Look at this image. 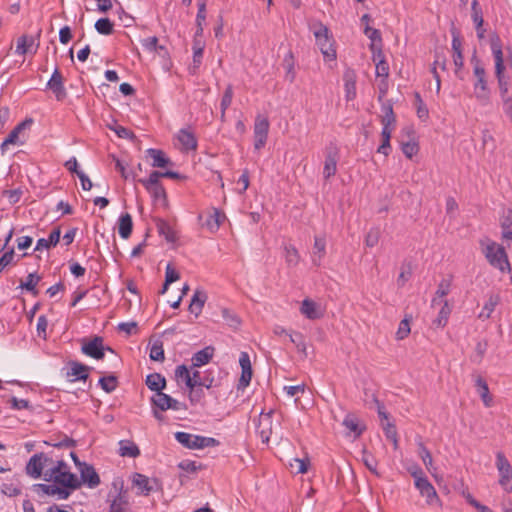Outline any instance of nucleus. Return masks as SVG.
<instances>
[{"mask_svg":"<svg viewBox=\"0 0 512 512\" xmlns=\"http://www.w3.org/2000/svg\"><path fill=\"white\" fill-rule=\"evenodd\" d=\"M489 41L490 48L495 61V76L498 82V87L503 105H505L506 101L512 100V93H509L508 78L504 74L505 65L502 51V42L500 37L496 33L490 35Z\"/></svg>","mask_w":512,"mask_h":512,"instance_id":"nucleus-1","label":"nucleus"},{"mask_svg":"<svg viewBox=\"0 0 512 512\" xmlns=\"http://www.w3.org/2000/svg\"><path fill=\"white\" fill-rule=\"evenodd\" d=\"M473 74L476 78L474 83V94L481 105H487L490 102V90L486 79V71L482 61L478 58L476 51L471 57Z\"/></svg>","mask_w":512,"mask_h":512,"instance_id":"nucleus-2","label":"nucleus"},{"mask_svg":"<svg viewBox=\"0 0 512 512\" xmlns=\"http://www.w3.org/2000/svg\"><path fill=\"white\" fill-rule=\"evenodd\" d=\"M316 38V44L319 46L324 58L328 61L336 60L337 53L334 48V40L328 27L321 22H317L311 27Z\"/></svg>","mask_w":512,"mask_h":512,"instance_id":"nucleus-3","label":"nucleus"},{"mask_svg":"<svg viewBox=\"0 0 512 512\" xmlns=\"http://www.w3.org/2000/svg\"><path fill=\"white\" fill-rule=\"evenodd\" d=\"M488 263L494 268L499 269L502 273L512 272L508 255L503 246L491 242L483 251Z\"/></svg>","mask_w":512,"mask_h":512,"instance_id":"nucleus-4","label":"nucleus"},{"mask_svg":"<svg viewBox=\"0 0 512 512\" xmlns=\"http://www.w3.org/2000/svg\"><path fill=\"white\" fill-rule=\"evenodd\" d=\"M132 484L138 491L137 494L148 496L153 491L162 490L161 482L157 478H148L141 473H134L132 475Z\"/></svg>","mask_w":512,"mask_h":512,"instance_id":"nucleus-5","label":"nucleus"},{"mask_svg":"<svg viewBox=\"0 0 512 512\" xmlns=\"http://www.w3.org/2000/svg\"><path fill=\"white\" fill-rule=\"evenodd\" d=\"M105 350L113 352V349L110 347H104L103 338L100 336H94L91 340L86 341L83 340V344L81 347V351L83 354L92 357L94 359L100 360L104 358Z\"/></svg>","mask_w":512,"mask_h":512,"instance_id":"nucleus-6","label":"nucleus"},{"mask_svg":"<svg viewBox=\"0 0 512 512\" xmlns=\"http://www.w3.org/2000/svg\"><path fill=\"white\" fill-rule=\"evenodd\" d=\"M269 121L266 117L257 116L254 124V148L262 149L268 138Z\"/></svg>","mask_w":512,"mask_h":512,"instance_id":"nucleus-7","label":"nucleus"},{"mask_svg":"<svg viewBox=\"0 0 512 512\" xmlns=\"http://www.w3.org/2000/svg\"><path fill=\"white\" fill-rule=\"evenodd\" d=\"M32 124V118H26L17 124L7 136L6 143H11L12 145H23L27 139L25 130L30 129Z\"/></svg>","mask_w":512,"mask_h":512,"instance_id":"nucleus-8","label":"nucleus"},{"mask_svg":"<svg viewBox=\"0 0 512 512\" xmlns=\"http://www.w3.org/2000/svg\"><path fill=\"white\" fill-rule=\"evenodd\" d=\"M339 159V151L336 145L330 144L326 148L323 175L325 179L334 176L337 171V162Z\"/></svg>","mask_w":512,"mask_h":512,"instance_id":"nucleus-9","label":"nucleus"},{"mask_svg":"<svg viewBox=\"0 0 512 512\" xmlns=\"http://www.w3.org/2000/svg\"><path fill=\"white\" fill-rule=\"evenodd\" d=\"M415 487L419 490L421 496L426 498V503L428 505L437 504L441 506V500L427 477L424 479H417V481H415Z\"/></svg>","mask_w":512,"mask_h":512,"instance_id":"nucleus-10","label":"nucleus"},{"mask_svg":"<svg viewBox=\"0 0 512 512\" xmlns=\"http://www.w3.org/2000/svg\"><path fill=\"white\" fill-rule=\"evenodd\" d=\"M51 461V458L48 457L47 454L40 452L34 454L26 464L25 471L26 474L34 479H38L43 474V464L42 461Z\"/></svg>","mask_w":512,"mask_h":512,"instance_id":"nucleus-11","label":"nucleus"},{"mask_svg":"<svg viewBox=\"0 0 512 512\" xmlns=\"http://www.w3.org/2000/svg\"><path fill=\"white\" fill-rule=\"evenodd\" d=\"M113 487L118 489V493L111 501L109 512H125L129 505L128 491L124 490L123 482H120L118 487V483L115 481Z\"/></svg>","mask_w":512,"mask_h":512,"instance_id":"nucleus-12","label":"nucleus"},{"mask_svg":"<svg viewBox=\"0 0 512 512\" xmlns=\"http://www.w3.org/2000/svg\"><path fill=\"white\" fill-rule=\"evenodd\" d=\"M239 364L241 366L242 372L237 384L238 390H244L252 379V367L250 362V357L247 352H241L239 357Z\"/></svg>","mask_w":512,"mask_h":512,"instance_id":"nucleus-13","label":"nucleus"},{"mask_svg":"<svg viewBox=\"0 0 512 512\" xmlns=\"http://www.w3.org/2000/svg\"><path fill=\"white\" fill-rule=\"evenodd\" d=\"M47 87L54 93L58 101H62L66 98L67 92L64 87V78L58 68H55L47 83Z\"/></svg>","mask_w":512,"mask_h":512,"instance_id":"nucleus-14","label":"nucleus"},{"mask_svg":"<svg viewBox=\"0 0 512 512\" xmlns=\"http://www.w3.org/2000/svg\"><path fill=\"white\" fill-rule=\"evenodd\" d=\"M452 50H453V62H454L455 68H456L455 74L457 77L462 79V76L459 73L464 65V57L462 54V42L459 37V33L455 29L452 30Z\"/></svg>","mask_w":512,"mask_h":512,"instance_id":"nucleus-15","label":"nucleus"},{"mask_svg":"<svg viewBox=\"0 0 512 512\" xmlns=\"http://www.w3.org/2000/svg\"><path fill=\"white\" fill-rule=\"evenodd\" d=\"M342 424L348 430L349 434H353L355 438L360 437L366 430L365 424H363L359 418L352 413L345 416Z\"/></svg>","mask_w":512,"mask_h":512,"instance_id":"nucleus-16","label":"nucleus"},{"mask_svg":"<svg viewBox=\"0 0 512 512\" xmlns=\"http://www.w3.org/2000/svg\"><path fill=\"white\" fill-rule=\"evenodd\" d=\"M79 470L82 482L89 488H95L100 484V477L92 465L83 463V467Z\"/></svg>","mask_w":512,"mask_h":512,"instance_id":"nucleus-17","label":"nucleus"},{"mask_svg":"<svg viewBox=\"0 0 512 512\" xmlns=\"http://www.w3.org/2000/svg\"><path fill=\"white\" fill-rule=\"evenodd\" d=\"M55 484L68 488L70 490H76L80 487L81 483L74 473L69 471H62L55 476Z\"/></svg>","mask_w":512,"mask_h":512,"instance_id":"nucleus-18","label":"nucleus"},{"mask_svg":"<svg viewBox=\"0 0 512 512\" xmlns=\"http://www.w3.org/2000/svg\"><path fill=\"white\" fill-rule=\"evenodd\" d=\"M364 34L371 40L369 45L370 50L373 54L377 53L378 57L382 56V37L381 32L378 29L366 26Z\"/></svg>","mask_w":512,"mask_h":512,"instance_id":"nucleus-19","label":"nucleus"},{"mask_svg":"<svg viewBox=\"0 0 512 512\" xmlns=\"http://www.w3.org/2000/svg\"><path fill=\"white\" fill-rule=\"evenodd\" d=\"M345 98L351 101L356 97V73L353 69H347L343 75Z\"/></svg>","mask_w":512,"mask_h":512,"instance_id":"nucleus-20","label":"nucleus"},{"mask_svg":"<svg viewBox=\"0 0 512 512\" xmlns=\"http://www.w3.org/2000/svg\"><path fill=\"white\" fill-rule=\"evenodd\" d=\"M300 312L310 320H316L323 317V312L320 307L311 299H304L302 301Z\"/></svg>","mask_w":512,"mask_h":512,"instance_id":"nucleus-21","label":"nucleus"},{"mask_svg":"<svg viewBox=\"0 0 512 512\" xmlns=\"http://www.w3.org/2000/svg\"><path fill=\"white\" fill-rule=\"evenodd\" d=\"M402 132H405L408 137L414 134V131L411 128H405L402 130ZM401 150L408 159H411L414 155L418 153L419 144L417 141H415L414 138H409L408 141L401 142Z\"/></svg>","mask_w":512,"mask_h":512,"instance_id":"nucleus-22","label":"nucleus"},{"mask_svg":"<svg viewBox=\"0 0 512 512\" xmlns=\"http://www.w3.org/2000/svg\"><path fill=\"white\" fill-rule=\"evenodd\" d=\"M69 366H70V370L67 372V376H75V379H73L72 381H76V380H83V381H86L88 376H89V370H90V367L87 366V365H84L80 362H77V361H70L69 362Z\"/></svg>","mask_w":512,"mask_h":512,"instance_id":"nucleus-23","label":"nucleus"},{"mask_svg":"<svg viewBox=\"0 0 512 512\" xmlns=\"http://www.w3.org/2000/svg\"><path fill=\"white\" fill-rule=\"evenodd\" d=\"M60 236H61L60 227L54 228L51 231L48 239L40 238L37 241L35 251H40L43 249H49L50 247H55L60 241Z\"/></svg>","mask_w":512,"mask_h":512,"instance_id":"nucleus-24","label":"nucleus"},{"mask_svg":"<svg viewBox=\"0 0 512 512\" xmlns=\"http://www.w3.org/2000/svg\"><path fill=\"white\" fill-rule=\"evenodd\" d=\"M146 386L155 393L162 392L166 388V379L160 373H152L147 375L145 380Z\"/></svg>","mask_w":512,"mask_h":512,"instance_id":"nucleus-25","label":"nucleus"},{"mask_svg":"<svg viewBox=\"0 0 512 512\" xmlns=\"http://www.w3.org/2000/svg\"><path fill=\"white\" fill-rule=\"evenodd\" d=\"M326 253V239L324 236H315L313 245L312 262L316 266H320L321 260Z\"/></svg>","mask_w":512,"mask_h":512,"instance_id":"nucleus-26","label":"nucleus"},{"mask_svg":"<svg viewBox=\"0 0 512 512\" xmlns=\"http://www.w3.org/2000/svg\"><path fill=\"white\" fill-rule=\"evenodd\" d=\"M133 230V221L129 213L122 214L118 219V233L121 238L128 239Z\"/></svg>","mask_w":512,"mask_h":512,"instance_id":"nucleus-27","label":"nucleus"},{"mask_svg":"<svg viewBox=\"0 0 512 512\" xmlns=\"http://www.w3.org/2000/svg\"><path fill=\"white\" fill-rule=\"evenodd\" d=\"M147 155L153 159L152 167L164 168L168 165H171V160L166 156V154L159 149L149 148L146 151Z\"/></svg>","mask_w":512,"mask_h":512,"instance_id":"nucleus-28","label":"nucleus"},{"mask_svg":"<svg viewBox=\"0 0 512 512\" xmlns=\"http://www.w3.org/2000/svg\"><path fill=\"white\" fill-rule=\"evenodd\" d=\"M207 300V295L204 291L196 290L190 305H189V311L194 314L196 317L199 316L202 312V309L204 307V304Z\"/></svg>","mask_w":512,"mask_h":512,"instance_id":"nucleus-29","label":"nucleus"},{"mask_svg":"<svg viewBox=\"0 0 512 512\" xmlns=\"http://www.w3.org/2000/svg\"><path fill=\"white\" fill-rule=\"evenodd\" d=\"M475 386L477 387V391L486 407H491L493 404V398L490 395L489 387L486 380L478 376L475 380Z\"/></svg>","mask_w":512,"mask_h":512,"instance_id":"nucleus-30","label":"nucleus"},{"mask_svg":"<svg viewBox=\"0 0 512 512\" xmlns=\"http://www.w3.org/2000/svg\"><path fill=\"white\" fill-rule=\"evenodd\" d=\"M214 348L212 346H207L202 350L196 352L192 357V366L193 367H201L207 364L213 357Z\"/></svg>","mask_w":512,"mask_h":512,"instance_id":"nucleus-31","label":"nucleus"},{"mask_svg":"<svg viewBox=\"0 0 512 512\" xmlns=\"http://www.w3.org/2000/svg\"><path fill=\"white\" fill-rule=\"evenodd\" d=\"M157 231L161 236H164L167 242L174 243L177 240V236L170 224L160 218L155 220Z\"/></svg>","mask_w":512,"mask_h":512,"instance_id":"nucleus-32","label":"nucleus"},{"mask_svg":"<svg viewBox=\"0 0 512 512\" xmlns=\"http://www.w3.org/2000/svg\"><path fill=\"white\" fill-rule=\"evenodd\" d=\"M282 65L286 71L285 79L287 81H289V83H293L296 78V72H295V58H294V54L291 50L285 55Z\"/></svg>","mask_w":512,"mask_h":512,"instance_id":"nucleus-33","label":"nucleus"},{"mask_svg":"<svg viewBox=\"0 0 512 512\" xmlns=\"http://www.w3.org/2000/svg\"><path fill=\"white\" fill-rule=\"evenodd\" d=\"M152 408L159 409L160 411H167L170 409L171 396L162 392L155 393L151 398Z\"/></svg>","mask_w":512,"mask_h":512,"instance_id":"nucleus-34","label":"nucleus"},{"mask_svg":"<svg viewBox=\"0 0 512 512\" xmlns=\"http://www.w3.org/2000/svg\"><path fill=\"white\" fill-rule=\"evenodd\" d=\"M178 140L186 151L195 150L197 148L196 137L188 130L181 129L178 134Z\"/></svg>","mask_w":512,"mask_h":512,"instance_id":"nucleus-35","label":"nucleus"},{"mask_svg":"<svg viewBox=\"0 0 512 512\" xmlns=\"http://www.w3.org/2000/svg\"><path fill=\"white\" fill-rule=\"evenodd\" d=\"M499 303L500 296L498 294H491L478 317L481 319H489L495 307Z\"/></svg>","mask_w":512,"mask_h":512,"instance_id":"nucleus-36","label":"nucleus"},{"mask_svg":"<svg viewBox=\"0 0 512 512\" xmlns=\"http://www.w3.org/2000/svg\"><path fill=\"white\" fill-rule=\"evenodd\" d=\"M451 312L452 308L449 306L448 301L444 300L437 318L433 321V325L436 326L437 328L445 327Z\"/></svg>","mask_w":512,"mask_h":512,"instance_id":"nucleus-37","label":"nucleus"},{"mask_svg":"<svg viewBox=\"0 0 512 512\" xmlns=\"http://www.w3.org/2000/svg\"><path fill=\"white\" fill-rule=\"evenodd\" d=\"M452 283V276H449L448 278H444L440 281L438 284L437 290H436V297L432 299V306L439 304L438 298H443L447 296L450 293Z\"/></svg>","mask_w":512,"mask_h":512,"instance_id":"nucleus-38","label":"nucleus"},{"mask_svg":"<svg viewBox=\"0 0 512 512\" xmlns=\"http://www.w3.org/2000/svg\"><path fill=\"white\" fill-rule=\"evenodd\" d=\"M41 276L36 273H29L26 281L20 283V288L25 289L31 292L34 296L39 294L38 289L36 288L37 284L41 281Z\"/></svg>","mask_w":512,"mask_h":512,"instance_id":"nucleus-39","label":"nucleus"},{"mask_svg":"<svg viewBox=\"0 0 512 512\" xmlns=\"http://www.w3.org/2000/svg\"><path fill=\"white\" fill-rule=\"evenodd\" d=\"M502 238L512 241V210L509 209L501 219Z\"/></svg>","mask_w":512,"mask_h":512,"instance_id":"nucleus-40","label":"nucleus"},{"mask_svg":"<svg viewBox=\"0 0 512 512\" xmlns=\"http://www.w3.org/2000/svg\"><path fill=\"white\" fill-rule=\"evenodd\" d=\"M35 44V39L32 36L22 35L17 40L16 53L25 55L30 52V48Z\"/></svg>","mask_w":512,"mask_h":512,"instance_id":"nucleus-41","label":"nucleus"},{"mask_svg":"<svg viewBox=\"0 0 512 512\" xmlns=\"http://www.w3.org/2000/svg\"><path fill=\"white\" fill-rule=\"evenodd\" d=\"M120 455L125 457V456H128V457H132V458H135L137 456L140 455V450L138 448V446L136 444H134L133 442H129V441H120Z\"/></svg>","mask_w":512,"mask_h":512,"instance_id":"nucleus-42","label":"nucleus"},{"mask_svg":"<svg viewBox=\"0 0 512 512\" xmlns=\"http://www.w3.org/2000/svg\"><path fill=\"white\" fill-rule=\"evenodd\" d=\"M98 383L106 393H111L118 387V378L117 376L111 374L101 377Z\"/></svg>","mask_w":512,"mask_h":512,"instance_id":"nucleus-43","label":"nucleus"},{"mask_svg":"<svg viewBox=\"0 0 512 512\" xmlns=\"http://www.w3.org/2000/svg\"><path fill=\"white\" fill-rule=\"evenodd\" d=\"M95 29L99 34L111 35L114 31V23L109 18H100L95 23Z\"/></svg>","mask_w":512,"mask_h":512,"instance_id":"nucleus-44","label":"nucleus"},{"mask_svg":"<svg viewBox=\"0 0 512 512\" xmlns=\"http://www.w3.org/2000/svg\"><path fill=\"white\" fill-rule=\"evenodd\" d=\"M149 357L153 361H159L162 362L165 359L164 355V349H163V342L161 340H156L152 344L150 348Z\"/></svg>","mask_w":512,"mask_h":512,"instance_id":"nucleus-45","label":"nucleus"},{"mask_svg":"<svg viewBox=\"0 0 512 512\" xmlns=\"http://www.w3.org/2000/svg\"><path fill=\"white\" fill-rule=\"evenodd\" d=\"M373 60L377 61L376 63V75L378 77H385L387 78L389 75V65L384 59V55L378 57V54H373Z\"/></svg>","mask_w":512,"mask_h":512,"instance_id":"nucleus-46","label":"nucleus"},{"mask_svg":"<svg viewBox=\"0 0 512 512\" xmlns=\"http://www.w3.org/2000/svg\"><path fill=\"white\" fill-rule=\"evenodd\" d=\"M224 219L225 215L222 214L218 209L214 208L213 214H211L206 221V226L212 231L217 230Z\"/></svg>","mask_w":512,"mask_h":512,"instance_id":"nucleus-47","label":"nucleus"},{"mask_svg":"<svg viewBox=\"0 0 512 512\" xmlns=\"http://www.w3.org/2000/svg\"><path fill=\"white\" fill-rule=\"evenodd\" d=\"M418 454H419V457L422 459L425 467L427 468V470L429 472H432V468H433V459H432V455L430 453V451L426 448V446L420 442L418 444Z\"/></svg>","mask_w":512,"mask_h":512,"instance_id":"nucleus-48","label":"nucleus"},{"mask_svg":"<svg viewBox=\"0 0 512 512\" xmlns=\"http://www.w3.org/2000/svg\"><path fill=\"white\" fill-rule=\"evenodd\" d=\"M382 428L384 430L385 436L388 440H391L394 445V449L398 448V438H397V430L396 426L387 421L386 423L382 422Z\"/></svg>","mask_w":512,"mask_h":512,"instance_id":"nucleus-49","label":"nucleus"},{"mask_svg":"<svg viewBox=\"0 0 512 512\" xmlns=\"http://www.w3.org/2000/svg\"><path fill=\"white\" fill-rule=\"evenodd\" d=\"M285 250V260L289 266H296L299 263L300 255L298 250L293 245H286L284 247Z\"/></svg>","mask_w":512,"mask_h":512,"instance_id":"nucleus-50","label":"nucleus"},{"mask_svg":"<svg viewBox=\"0 0 512 512\" xmlns=\"http://www.w3.org/2000/svg\"><path fill=\"white\" fill-rule=\"evenodd\" d=\"M488 348V342L486 340L479 341L476 344L475 352L470 357V360L476 364H480L482 362V359L487 351Z\"/></svg>","mask_w":512,"mask_h":512,"instance_id":"nucleus-51","label":"nucleus"},{"mask_svg":"<svg viewBox=\"0 0 512 512\" xmlns=\"http://www.w3.org/2000/svg\"><path fill=\"white\" fill-rule=\"evenodd\" d=\"M496 466L500 474L512 473V467L502 452H498L496 456Z\"/></svg>","mask_w":512,"mask_h":512,"instance_id":"nucleus-52","label":"nucleus"},{"mask_svg":"<svg viewBox=\"0 0 512 512\" xmlns=\"http://www.w3.org/2000/svg\"><path fill=\"white\" fill-rule=\"evenodd\" d=\"M162 178V172L160 171H152L147 179H139V183H141L145 189L148 187L161 185L159 179Z\"/></svg>","mask_w":512,"mask_h":512,"instance_id":"nucleus-53","label":"nucleus"},{"mask_svg":"<svg viewBox=\"0 0 512 512\" xmlns=\"http://www.w3.org/2000/svg\"><path fill=\"white\" fill-rule=\"evenodd\" d=\"M411 318V316H405V318L400 322L398 330L396 332V338L398 340H403L409 335Z\"/></svg>","mask_w":512,"mask_h":512,"instance_id":"nucleus-54","label":"nucleus"},{"mask_svg":"<svg viewBox=\"0 0 512 512\" xmlns=\"http://www.w3.org/2000/svg\"><path fill=\"white\" fill-rule=\"evenodd\" d=\"M195 435L187 432H176L175 439L185 448L193 449V440Z\"/></svg>","mask_w":512,"mask_h":512,"instance_id":"nucleus-55","label":"nucleus"},{"mask_svg":"<svg viewBox=\"0 0 512 512\" xmlns=\"http://www.w3.org/2000/svg\"><path fill=\"white\" fill-rule=\"evenodd\" d=\"M214 372L215 371L212 369H208L207 371H205L202 377V387L210 389L212 387H217L220 385V382L215 379Z\"/></svg>","mask_w":512,"mask_h":512,"instance_id":"nucleus-56","label":"nucleus"},{"mask_svg":"<svg viewBox=\"0 0 512 512\" xmlns=\"http://www.w3.org/2000/svg\"><path fill=\"white\" fill-rule=\"evenodd\" d=\"M471 9H472V19H473V22L475 23V26H483V13H482V9L481 7L479 6V3L477 0H473L472 1V4H471Z\"/></svg>","mask_w":512,"mask_h":512,"instance_id":"nucleus-57","label":"nucleus"},{"mask_svg":"<svg viewBox=\"0 0 512 512\" xmlns=\"http://www.w3.org/2000/svg\"><path fill=\"white\" fill-rule=\"evenodd\" d=\"M222 316L230 327L237 328L241 324L239 317L227 308L222 309Z\"/></svg>","mask_w":512,"mask_h":512,"instance_id":"nucleus-58","label":"nucleus"},{"mask_svg":"<svg viewBox=\"0 0 512 512\" xmlns=\"http://www.w3.org/2000/svg\"><path fill=\"white\" fill-rule=\"evenodd\" d=\"M232 99H233V87L231 84H229L224 91V94L222 96L221 103H220V107H221V110H223V114L226 113V110L231 105Z\"/></svg>","mask_w":512,"mask_h":512,"instance_id":"nucleus-59","label":"nucleus"},{"mask_svg":"<svg viewBox=\"0 0 512 512\" xmlns=\"http://www.w3.org/2000/svg\"><path fill=\"white\" fill-rule=\"evenodd\" d=\"M175 377L177 380L182 379L186 386L191 385L190 372L186 365L182 364L176 367Z\"/></svg>","mask_w":512,"mask_h":512,"instance_id":"nucleus-60","label":"nucleus"},{"mask_svg":"<svg viewBox=\"0 0 512 512\" xmlns=\"http://www.w3.org/2000/svg\"><path fill=\"white\" fill-rule=\"evenodd\" d=\"M56 486L57 485H48V484L39 483V484H34L33 489L38 494L43 493V494H46L49 496H53V495H56Z\"/></svg>","mask_w":512,"mask_h":512,"instance_id":"nucleus-61","label":"nucleus"},{"mask_svg":"<svg viewBox=\"0 0 512 512\" xmlns=\"http://www.w3.org/2000/svg\"><path fill=\"white\" fill-rule=\"evenodd\" d=\"M146 190L151 194V196L155 200H159V199L166 200L167 199L166 191L162 184L158 185V186L148 187V189H146Z\"/></svg>","mask_w":512,"mask_h":512,"instance_id":"nucleus-62","label":"nucleus"},{"mask_svg":"<svg viewBox=\"0 0 512 512\" xmlns=\"http://www.w3.org/2000/svg\"><path fill=\"white\" fill-rule=\"evenodd\" d=\"M189 389V400L191 402V404H196L198 403L203 397H204V391L202 389V387H193V388H188Z\"/></svg>","mask_w":512,"mask_h":512,"instance_id":"nucleus-63","label":"nucleus"},{"mask_svg":"<svg viewBox=\"0 0 512 512\" xmlns=\"http://www.w3.org/2000/svg\"><path fill=\"white\" fill-rule=\"evenodd\" d=\"M380 232L378 229H371L365 238V243L368 247H374L378 244Z\"/></svg>","mask_w":512,"mask_h":512,"instance_id":"nucleus-64","label":"nucleus"}]
</instances>
